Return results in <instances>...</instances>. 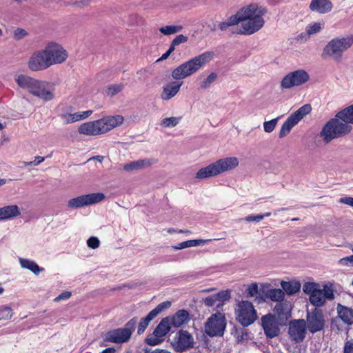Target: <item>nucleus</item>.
I'll return each instance as SVG.
<instances>
[{
    "label": "nucleus",
    "mask_w": 353,
    "mask_h": 353,
    "mask_svg": "<svg viewBox=\"0 0 353 353\" xmlns=\"http://www.w3.org/2000/svg\"><path fill=\"white\" fill-rule=\"evenodd\" d=\"M258 292V285L256 283L251 284L248 288V294L250 296H254Z\"/></svg>",
    "instance_id": "052dcab7"
},
{
    "label": "nucleus",
    "mask_w": 353,
    "mask_h": 353,
    "mask_svg": "<svg viewBox=\"0 0 353 353\" xmlns=\"http://www.w3.org/2000/svg\"><path fill=\"white\" fill-rule=\"evenodd\" d=\"M28 35V32L22 28H17L14 31L13 37L16 40H21Z\"/></svg>",
    "instance_id": "3c124183"
},
{
    "label": "nucleus",
    "mask_w": 353,
    "mask_h": 353,
    "mask_svg": "<svg viewBox=\"0 0 353 353\" xmlns=\"http://www.w3.org/2000/svg\"><path fill=\"white\" fill-rule=\"evenodd\" d=\"M310 80V75L305 70L301 69L291 72L286 74L281 81V88L291 89L293 87L300 86Z\"/></svg>",
    "instance_id": "9d476101"
},
{
    "label": "nucleus",
    "mask_w": 353,
    "mask_h": 353,
    "mask_svg": "<svg viewBox=\"0 0 353 353\" xmlns=\"http://www.w3.org/2000/svg\"><path fill=\"white\" fill-rule=\"evenodd\" d=\"M274 312L280 319H288L290 316V310L286 303H277L274 308Z\"/></svg>",
    "instance_id": "c756f323"
},
{
    "label": "nucleus",
    "mask_w": 353,
    "mask_h": 353,
    "mask_svg": "<svg viewBox=\"0 0 353 353\" xmlns=\"http://www.w3.org/2000/svg\"><path fill=\"white\" fill-rule=\"evenodd\" d=\"M145 353H171V352L165 349L157 348L155 350L145 349Z\"/></svg>",
    "instance_id": "69168bd1"
},
{
    "label": "nucleus",
    "mask_w": 353,
    "mask_h": 353,
    "mask_svg": "<svg viewBox=\"0 0 353 353\" xmlns=\"http://www.w3.org/2000/svg\"><path fill=\"white\" fill-rule=\"evenodd\" d=\"M267 12L265 8L257 4H250L243 7L236 12L241 28L233 30V33L244 35H251L261 30L264 24L263 15Z\"/></svg>",
    "instance_id": "f257e3e1"
},
{
    "label": "nucleus",
    "mask_w": 353,
    "mask_h": 353,
    "mask_svg": "<svg viewBox=\"0 0 353 353\" xmlns=\"http://www.w3.org/2000/svg\"><path fill=\"white\" fill-rule=\"evenodd\" d=\"M271 215L270 212H267L263 215L257 214V215H249L245 218V220L247 221L251 222V221H256L259 222L261 221L265 216H269Z\"/></svg>",
    "instance_id": "8fccbe9b"
},
{
    "label": "nucleus",
    "mask_w": 353,
    "mask_h": 353,
    "mask_svg": "<svg viewBox=\"0 0 353 353\" xmlns=\"http://www.w3.org/2000/svg\"><path fill=\"white\" fill-rule=\"evenodd\" d=\"M210 240H203V239H194V240H188V242H190L191 247L199 246L201 245H203L205 243L209 241Z\"/></svg>",
    "instance_id": "e2e57ef3"
},
{
    "label": "nucleus",
    "mask_w": 353,
    "mask_h": 353,
    "mask_svg": "<svg viewBox=\"0 0 353 353\" xmlns=\"http://www.w3.org/2000/svg\"><path fill=\"white\" fill-rule=\"evenodd\" d=\"M236 321L243 327L253 323L257 319L256 311L252 303L248 301H241L235 309Z\"/></svg>",
    "instance_id": "0eeeda50"
},
{
    "label": "nucleus",
    "mask_w": 353,
    "mask_h": 353,
    "mask_svg": "<svg viewBox=\"0 0 353 353\" xmlns=\"http://www.w3.org/2000/svg\"><path fill=\"white\" fill-rule=\"evenodd\" d=\"M297 123L296 122L292 117L290 116L286 119V121L283 123L280 132H279V137L283 138L287 136L292 128L296 125Z\"/></svg>",
    "instance_id": "473e14b6"
},
{
    "label": "nucleus",
    "mask_w": 353,
    "mask_h": 353,
    "mask_svg": "<svg viewBox=\"0 0 353 353\" xmlns=\"http://www.w3.org/2000/svg\"><path fill=\"white\" fill-rule=\"evenodd\" d=\"M137 324V318L134 317L125 323L124 327L117 328L108 332L105 340L114 343H126L130 339Z\"/></svg>",
    "instance_id": "423d86ee"
},
{
    "label": "nucleus",
    "mask_w": 353,
    "mask_h": 353,
    "mask_svg": "<svg viewBox=\"0 0 353 353\" xmlns=\"http://www.w3.org/2000/svg\"><path fill=\"white\" fill-rule=\"evenodd\" d=\"M72 296V293L69 291H65L60 294L58 296L54 299L55 301H59L61 300L68 299Z\"/></svg>",
    "instance_id": "680f3d73"
},
{
    "label": "nucleus",
    "mask_w": 353,
    "mask_h": 353,
    "mask_svg": "<svg viewBox=\"0 0 353 353\" xmlns=\"http://www.w3.org/2000/svg\"><path fill=\"white\" fill-rule=\"evenodd\" d=\"M217 301L214 294L210 295L203 299L204 304L208 307L213 306Z\"/></svg>",
    "instance_id": "6e6d98bb"
},
{
    "label": "nucleus",
    "mask_w": 353,
    "mask_h": 353,
    "mask_svg": "<svg viewBox=\"0 0 353 353\" xmlns=\"http://www.w3.org/2000/svg\"><path fill=\"white\" fill-rule=\"evenodd\" d=\"M54 89L48 82L38 81L32 94L46 102L54 98Z\"/></svg>",
    "instance_id": "dca6fc26"
},
{
    "label": "nucleus",
    "mask_w": 353,
    "mask_h": 353,
    "mask_svg": "<svg viewBox=\"0 0 353 353\" xmlns=\"http://www.w3.org/2000/svg\"><path fill=\"white\" fill-rule=\"evenodd\" d=\"M239 23L238 17L236 14L230 17L225 21L222 22L219 24V28L224 31L226 30L229 27L237 25Z\"/></svg>",
    "instance_id": "ea45409f"
},
{
    "label": "nucleus",
    "mask_w": 353,
    "mask_h": 353,
    "mask_svg": "<svg viewBox=\"0 0 353 353\" xmlns=\"http://www.w3.org/2000/svg\"><path fill=\"white\" fill-rule=\"evenodd\" d=\"M115 349L114 347H108L103 350L101 353H114Z\"/></svg>",
    "instance_id": "774afa93"
},
{
    "label": "nucleus",
    "mask_w": 353,
    "mask_h": 353,
    "mask_svg": "<svg viewBox=\"0 0 353 353\" xmlns=\"http://www.w3.org/2000/svg\"><path fill=\"white\" fill-rule=\"evenodd\" d=\"M352 130V126L344 123L341 119L337 117L336 114L323 126L319 136L324 143L327 144L334 139L345 137L351 132Z\"/></svg>",
    "instance_id": "7ed1b4c3"
},
{
    "label": "nucleus",
    "mask_w": 353,
    "mask_h": 353,
    "mask_svg": "<svg viewBox=\"0 0 353 353\" xmlns=\"http://www.w3.org/2000/svg\"><path fill=\"white\" fill-rule=\"evenodd\" d=\"M15 81L19 86L32 94L39 80L28 75L19 74L15 78Z\"/></svg>",
    "instance_id": "4be33fe9"
},
{
    "label": "nucleus",
    "mask_w": 353,
    "mask_h": 353,
    "mask_svg": "<svg viewBox=\"0 0 353 353\" xmlns=\"http://www.w3.org/2000/svg\"><path fill=\"white\" fill-rule=\"evenodd\" d=\"M100 201L101 200H69L68 206L72 208H78L97 203Z\"/></svg>",
    "instance_id": "c9c22d12"
},
{
    "label": "nucleus",
    "mask_w": 353,
    "mask_h": 353,
    "mask_svg": "<svg viewBox=\"0 0 353 353\" xmlns=\"http://www.w3.org/2000/svg\"><path fill=\"white\" fill-rule=\"evenodd\" d=\"M325 26V23L323 21L315 22L311 24H309L305 29V31L308 36H312L313 34L319 33Z\"/></svg>",
    "instance_id": "e433bc0d"
},
{
    "label": "nucleus",
    "mask_w": 353,
    "mask_h": 353,
    "mask_svg": "<svg viewBox=\"0 0 353 353\" xmlns=\"http://www.w3.org/2000/svg\"><path fill=\"white\" fill-rule=\"evenodd\" d=\"M44 159H45L44 157L38 156V157H36L34 160H32V161H29V162L22 161L21 163L25 166H27V165L36 166V165L40 164L41 163H42L44 161Z\"/></svg>",
    "instance_id": "864d4df0"
},
{
    "label": "nucleus",
    "mask_w": 353,
    "mask_h": 353,
    "mask_svg": "<svg viewBox=\"0 0 353 353\" xmlns=\"http://www.w3.org/2000/svg\"><path fill=\"white\" fill-rule=\"evenodd\" d=\"M124 121L121 115L108 116L97 120L100 134H105L121 125Z\"/></svg>",
    "instance_id": "2eb2a0df"
},
{
    "label": "nucleus",
    "mask_w": 353,
    "mask_h": 353,
    "mask_svg": "<svg viewBox=\"0 0 353 353\" xmlns=\"http://www.w3.org/2000/svg\"><path fill=\"white\" fill-rule=\"evenodd\" d=\"M20 264L23 268L28 269L35 274H38L41 271L43 270V268H40L34 261L29 259H20Z\"/></svg>",
    "instance_id": "72a5a7b5"
},
{
    "label": "nucleus",
    "mask_w": 353,
    "mask_h": 353,
    "mask_svg": "<svg viewBox=\"0 0 353 353\" xmlns=\"http://www.w3.org/2000/svg\"><path fill=\"white\" fill-rule=\"evenodd\" d=\"M194 338L187 330H179L172 343L174 350L177 352H183L194 347Z\"/></svg>",
    "instance_id": "f8f14e48"
},
{
    "label": "nucleus",
    "mask_w": 353,
    "mask_h": 353,
    "mask_svg": "<svg viewBox=\"0 0 353 353\" xmlns=\"http://www.w3.org/2000/svg\"><path fill=\"white\" fill-rule=\"evenodd\" d=\"M190 247H191V243H190V242H188V241H185L179 243L177 245L174 246V248L175 250H181V249H184V248H190Z\"/></svg>",
    "instance_id": "0e129e2a"
},
{
    "label": "nucleus",
    "mask_w": 353,
    "mask_h": 353,
    "mask_svg": "<svg viewBox=\"0 0 353 353\" xmlns=\"http://www.w3.org/2000/svg\"><path fill=\"white\" fill-rule=\"evenodd\" d=\"M151 164L152 160L150 159H139L124 164L123 169L125 171L130 172L134 170H139L147 168Z\"/></svg>",
    "instance_id": "bb28decb"
},
{
    "label": "nucleus",
    "mask_w": 353,
    "mask_h": 353,
    "mask_svg": "<svg viewBox=\"0 0 353 353\" xmlns=\"http://www.w3.org/2000/svg\"><path fill=\"white\" fill-rule=\"evenodd\" d=\"M312 111L310 104H305L299 108L296 111L292 113L290 117L298 123L303 118L307 115Z\"/></svg>",
    "instance_id": "7c9ffc66"
},
{
    "label": "nucleus",
    "mask_w": 353,
    "mask_h": 353,
    "mask_svg": "<svg viewBox=\"0 0 353 353\" xmlns=\"http://www.w3.org/2000/svg\"><path fill=\"white\" fill-rule=\"evenodd\" d=\"M353 44V37H335L331 39L323 48L321 57L334 61H341L343 54Z\"/></svg>",
    "instance_id": "39448f33"
},
{
    "label": "nucleus",
    "mask_w": 353,
    "mask_h": 353,
    "mask_svg": "<svg viewBox=\"0 0 353 353\" xmlns=\"http://www.w3.org/2000/svg\"><path fill=\"white\" fill-rule=\"evenodd\" d=\"M189 312L185 310H178L172 316L170 317L172 326L179 327L189 321Z\"/></svg>",
    "instance_id": "b1692460"
},
{
    "label": "nucleus",
    "mask_w": 353,
    "mask_h": 353,
    "mask_svg": "<svg viewBox=\"0 0 353 353\" xmlns=\"http://www.w3.org/2000/svg\"><path fill=\"white\" fill-rule=\"evenodd\" d=\"M226 327L225 315L221 312H216L210 316L205 324V332L211 337L222 336Z\"/></svg>",
    "instance_id": "6e6552de"
},
{
    "label": "nucleus",
    "mask_w": 353,
    "mask_h": 353,
    "mask_svg": "<svg viewBox=\"0 0 353 353\" xmlns=\"http://www.w3.org/2000/svg\"><path fill=\"white\" fill-rule=\"evenodd\" d=\"M218 79V74L216 72H211L206 77H204V74H200L198 76V79L199 80V89L201 90H205L211 87L212 83H214Z\"/></svg>",
    "instance_id": "cd10ccee"
},
{
    "label": "nucleus",
    "mask_w": 353,
    "mask_h": 353,
    "mask_svg": "<svg viewBox=\"0 0 353 353\" xmlns=\"http://www.w3.org/2000/svg\"><path fill=\"white\" fill-rule=\"evenodd\" d=\"M343 353H353V339L347 341L345 343Z\"/></svg>",
    "instance_id": "13d9d810"
},
{
    "label": "nucleus",
    "mask_w": 353,
    "mask_h": 353,
    "mask_svg": "<svg viewBox=\"0 0 353 353\" xmlns=\"http://www.w3.org/2000/svg\"><path fill=\"white\" fill-rule=\"evenodd\" d=\"M171 324L170 317L163 319L154 330V336H148L145 339V342L150 345H157L170 330Z\"/></svg>",
    "instance_id": "ddd939ff"
},
{
    "label": "nucleus",
    "mask_w": 353,
    "mask_h": 353,
    "mask_svg": "<svg viewBox=\"0 0 353 353\" xmlns=\"http://www.w3.org/2000/svg\"><path fill=\"white\" fill-rule=\"evenodd\" d=\"M333 5L330 0H312L310 8L312 11L319 14H325L330 12Z\"/></svg>",
    "instance_id": "412c9836"
},
{
    "label": "nucleus",
    "mask_w": 353,
    "mask_h": 353,
    "mask_svg": "<svg viewBox=\"0 0 353 353\" xmlns=\"http://www.w3.org/2000/svg\"><path fill=\"white\" fill-rule=\"evenodd\" d=\"M154 319V318L150 315V312L145 317L142 318L138 325L137 334L139 335L143 334L148 327L150 322Z\"/></svg>",
    "instance_id": "4c0bfd02"
},
{
    "label": "nucleus",
    "mask_w": 353,
    "mask_h": 353,
    "mask_svg": "<svg viewBox=\"0 0 353 353\" xmlns=\"http://www.w3.org/2000/svg\"><path fill=\"white\" fill-rule=\"evenodd\" d=\"M12 314V310L10 307L3 305L0 307V319H10Z\"/></svg>",
    "instance_id": "a18cd8bd"
},
{
    "label": "nucleus",
    "mask_w": 353,
    "mask_h": 353,
    "mask_svg": "<svg viewBox=\"0 0 353 353\" xmlns=\"http://www.w3.org/2000/svg\"><path fill=\"white\" fill-rule=\"evenodd\" d=\"M28 65L32 71H40L49 68L50 64L44 50L34 52L28 60Z\"/></svg>",
    "instance_id": "a211bd4d"
},
{
    "label": "nucleus",
    "mask_w": 353,
    "mask_h": 353,
    "mask_svg": "<svg viewBox=\"0 0 353 353\" xmlns=\"http://www.w3.org/2000/svg\"><path fill=\"white\" fill-rule=\"evenodd\" d=\"M306 326L308 331L314 334L325 329L326 321L321 309L315 307L307 312Z\"/></svg>",
    "instance_id": "1a4fd4ad"
},
{
    "label": "nucleus",
    "mask_w": 353,
    "mask_h": 353,
    "mask_svg": "<svg viewBox=\"0 0 353 353\" xmlns=\"http://www.w3.org/2000/svg\"><path fill=\"white\" fill-rule=\"evenodd\" d=\"M339 263L343 265H353V255L341 259Z\"/></svg>",
    "instance_id": "bf43d9fd"
},
{
    "label": "nucleus",
    "mask_w": 353,
    "mask_h": 353,
    "mask_svg": "<svg viewBox=\"0 0 353 353\" xmlns=\"http://www.w3.org/2000/svg\"><path fill=\"white\" fill-rule=\"evenodd\" d=\"M261 324L264 333L268 338H274L279 335V327L277 321L272 314L263 316L261 318Z\"/></svg>",
    "instance_id": "6ab92c4d"
},
{
    "label": "nucleus",
    "mask_w": 353,
    "mask_h": 353,
    "mask_svg": "<svg viewBox=\"0 0 353 353\" xmlns=\"http://www.w3.org/2000/svg\"><path fill=\"white\" fill-rule=\"evenodd\" d=\"M183 81H171L163 87L161 98L163 101H168L175 97L180 90Z\"/></svg>",
    "instance_id": "aec40b11"
},
{
    "label": "nucleus",
    "mask_w": 353,
    "mask_h": 353,
    "mask_svg": "<svg viewBox=\"0 0 353 353\" xmlns=\"http://www.w3.org/2000/svg\"><path fill=\"white\" fill-rule=\"evenodd\" d=\"M281 287L284 292L288 295H292L300 290L301 283L295 281H282Z\"/></svg>",
    "instance_id": "c85d7f7f"
},
{
    "label": "nucleus",
    "mask_w": 353,
    "mask_h": 353,
    "mask_svg": "<svg viewBox=\"0 0 353 353\" xmlns=\"http://www.w3.org/2000/svg\"><path fill=\"white\" fill-rule=\"evenodd\" d=\"M61 117L65 123H71L81 120V117H79V112L62 114Z\"/></svg>",
    "instance_id": "c03bdc74"
},
{
    "label": "nucleus",
    "mask_w": 353,
    "mask_h": 353,
    "mask_svg": "<svg viewBox=\"0 0 353 353\" xmlns=\"http://www.w3.org/2000/svg\"><path fill=\"white\" fill-rule=\"evenodd\" d=\"M99 240L98 238L92 236L88 239L87 241V244L89 248H91L92 249H96L99 246Z\"/></svg>",
    "instance_id": "5fc2aeb1"
},
{
    "label": "nucleus",
    "mask_w": 353,
    "mask_h": 353,
    "mask_svg": "<svg viewBox=\"0 0 353 353\" xmlns=\"http://www.w3.org/2000/svg\"><path fill=\"white\" fill-rule=\"evenodd\" d=\"M214 295L217 301L224 302L230 299V292L229 290L221 291Z\"/></svg>",
    "instance_id": "09e8293b"
},
{
    "label": "nucleus",
    "mask_w": 353,
    "mask_h": 353,
    "mask_svg": "<svg viewBox=\"0 0 353 353\" xmlns=\"http://www.w3.org/2000/svg\"><path fill=\"white\" fill-rule=\"evenodd\" d=\"M123 88V85L120 84H114L108 86L105 89V94L109 97H113L119 92H121Z\"/></svg>",
    "instance_id": "37998d69"
},
{
    "label": "nucleus",
    "mask_w": 353,
    "mask_h": 353,
    "mask_svg": "<svg viewBox=\"0 0 353 353\" xmlns=\"http://www.w3.org/2000/svg\"><path fill=\"white\" fill-rule=\"evenodd\" d=\"M171 306L170 301H164L159 303L154 309L150 312V315L155 318L159 314L164 310L169 308Z\"/></svg>",
    "instance_id": "a19ab883"
},
{
    "label": "nucleus",
    "mask_w": 353,
    "mask_h": 353,
    "mask_svg": "<svg viewBox=\"0 0 353 353\" xmlns=\"http://www.w3.org/2000/svg\"><path fill=\"white\" fill-rule=\"evenodd\" d=\"M181 26H166L161 27L159 31L165 35L176 33L182 30Z\"/></svg>",
    "instance_id": "79ce46f5"
},
{
    "label": "nucleus",
    "mask_w": 353,
    "mask_h": 353,
    "mask_svg": "<svg viewBox=\"0 0 353 353\" xmlns=\"http://www.w3.org/2000/svg\"><path fill=\"white\" fill-rule=\"evenodd\" d=\"M239 164V161L237 157H230L223 158L199 170L195 174V179L203 180L214 177L223 172L235 169L238 167Z\"/></svg>",
    "instance_id": "20e7f679"
},
{
    "label": "nucleus",
    "mask_w": 353,
    "mask_h": 353,
    "mask_svg": "<svg viewBox=\"0 0 353 353\" xmlns=\"http://www.w3.org/2000/svg\"><path fill=\"white\" fill-rule=\"evenodd\" d=\"M181 117H166L161 120L160 125L164 128L175 127L180 121Z\"/></svg>",
    "instance_id": "58836bf2"
},
{
    "label": "nucleus",
    "mask_w": 353,
    "mask_h": 353,
    "mask_svg": "<svg viewBox=\"0 0 353 353\" xmlns=\"http://www.w3.org/2000/svg\"><path fill=\"white\" fill-rule=\"evenodd\" d=\"M78 130L80 134L88 136H96L101 134L97 120L94 121L86 122L81 124L79 127Z\"/></svg>",
    "instance_id": "a878e982"
},
{
    "label": "nucleus",
    "mask_w": 353,
    "mask_h": 353,
    "mask_svg": "<svg viewBox=\"0 0 353 353\" xmlns=\"http://www.w3.org/2000/svg\"><path fill=\"white\" fill-rule=\"evenodd\" d=\"M279 117L263 123V129L265 132L270 133L274 131L278 123Z\"/></svg>",
    "instance_id": "49530a36"
},
{
    "label": "nucleus",
    "mask_w": 353,
    "mask_h": 353,
    "mask_svg": "<svg viewBox=\"0 0 353 353\" xmlns=\"http://www.w3.org/2000/svg\"><path fill=\"white\" fill-rule=\"evenodd\" d=\"M105 196L103 193L99 192V193H92V194H88L81 195V196L77 197L76 199H105Z\"/></svg>",
    "instance_id": "603ef678"
},
{
    "label": "nucleus",
    "mask_w": 353,
    "mask_h": 353,
    "mask_svg": "<svg viewBox=\"0 0 353 353\" xmlns=\"http://www.w3.org/2000/svg\"><path fill=\"white\" fill-rule=\"evenodd\" d=\"M337 117L341 119L344 123L353 124V105H351L337 113Z\"/></svg>",
    "instance_id": "2f4dec72"
},
{
    "label": "nucleus",
    "mask_w": 353,
    "mask_h": 353,
    "mask_svg": "<svg viewBox=\"0 0 353 353\" xmlns=\"http://www.w3.org/2000/svg\"><path fill=\"white\" fill-rule=\"evenodd\" d=\"M214 55L213 52L208 51L192 58L176 68L172 72V77L180 80L190 77L209 63Z\"/></svg>",
    "instance_id": "f03ea898"
},
{
    "label": "nucleus",
    "mask_w": 353,
    "mask_h": 353,
    "mask_svg": "<svg viewBox=\"0 0 353 353\" xmlns=\"http://www.w3.org/2000/svg\"><path fill=\"white\" fill-rule=\"evenodd\" d=\"M44 53L50 66L64 62L68 58V53L63 48L57 43H49L44 49Z\"/></svg>",
    "instance_id": "9b49d317"
},
{
    "label": "nucleus",
    "mask_w": 353,
    "mask_h": 353,
    "mask_svg": "<svg viewBox=\"0 0 353 353\" xmlns=\"http://www.w3.org/2000/svg\"><path fill=\"white\" fill-rule=\"evenodd\" d=\"M338 315L343 323L353 324V309L339 303L336 307Z\"/></svg>",
    "instance_id": "393cba45"
},
{
    "label": "nucleus",
    "mask_w": 353,
    "mask_h": 353,
    "mask_svg": "<svg viewBox=\"0 0 353 353\" xmlns=\"http://www.w3.org/2000/svg\"><path fill=\"white\" fill-rule=\"evenodd\" d=\"M187 41L188 37L186 36H184L183 34H179L176 36L172 42L173 43V45L178 46L181 43H185Z\"/></svg>",
    "instance_id": "4d7b16f0"
},
{
    "label": "nucleus",
    "mask_w": 353,
    "mask_h": 353,
    "mask_svg": "<svg viewBox=\"0 0 353 353\" xmlns=\"http://www.w3.org/2000/svg\"><path fill=\"white\" fill-rule=\"evenodd\" d=\"M267 297L272 301L280 303L285 297V292L281 289H270L267 292Z\"/></svg>",
    "instance_id": "f704fd0d"
},
{
    "label": "nucleus",
    "mask_w": 353,
    "mask_h": 353,
    "mask_svg": "<svg viewBox=\"0 0 353 353\" xmlns=\"http://www.w3.org/2000/svg\"><path fill=\"white\" fill-rule=\"evenodd\" d=\"M306 323L304 319H297L290 321L288 333L292 341L295 343L302 342L306 335Z\"/></svg>",
    "instance_id": "4468645a"
},
{
    "label": "nucleus",
    "mask_w": 353,
    "mask_h": 353,
    "mask_svg": "<svg viewBox=\"0 0 353 353\" xmlns=\"http://www.w3.org/2000/svg\"><path fill=\"white\" fill-rule=\"evenodd\" d=\"M334 294L333 290L327 286H324L323 290L319 289L310 296V302L316 307H321L325 304V300H333Z\"/></svg>",
    "instance_id": "f3484780"
},
{
    "label": "nucleus",
    "mask_w": 353,
    "mask_h": 353,
    "mask_svg": "<svg viewBox=\"0 0 353 353\" xmlns=\"http://www.w3.org/2000/svg\"><path fill=\"white\" fill-rule=\"evenodd\" d=\"M92 114V110H87L82 112H79V117H81V120H83L90 117Z\"/></svg>",
    "instance_id": "338daca9"
},
{
    "label": "nucleus",
    "mask_w": 353,
    "mask_h": 353,
    "mask_svg": "<svg viewBox=\"0 0 353 353\" xmlns=\"http://www.w3.org/2000/svg\"><path fill=\"white\" fill-rule=\"evenodd\" d=\"M303 290L305 294H310V296H311L314 292V291L318 290V288L316 283L308 282L304 284Z\"/></svg>",
    "instance_id": "de8ad7c7"
},
{
    "label": "nucleus",
    "mask_w": 353,
    "mask_h": 353,
    "mask_svg": "<svg viewBox=\"0 0 353 353\" xmlns=\"http://www.w3.org/2000/svg\"><path fill=\"white\" fill-rule=\"evenodd\" d=\"M20 214V210L16 205H6L0 208V221L11 219Z\"/></svg>",
    "instance_id": "5701e85b"
}]
</instances>
